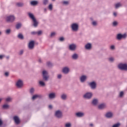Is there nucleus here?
Segmentation results:
<instances>
[{"label":"nucleus","mask_w":127,"mask_h":127,"mask_svg":"<svg viewBox=\"0 0 127 127\" xmlns=\"http://www.w3.org/2000/svg\"><path fill=\"white\" fill-rule=\"evenodd\" d=\"M54 35H55V32H52V33L51 34V37L54 36Z\"/></svg>","instance_id":"49"},{"label":"nucleus","mask_w":127,"mask_h":127,"mask_svg":"<svg viewBox=\"0 0 127 127\" xmlns=\"http://www.w3.org/2000/svg\"><path fill=\"white\" fill-rule=\"evenodd\" d=\"M48 0H43V3L44 4V5H46V4H48Z\"/></svg>","instance_id":"30"},{"label":"nucleus","mask_w":127,"mask_h":127,"mask_svg":"<svg viewBox=\"0 0 127 127\" xmlns=\"http://www.w3.org/2000/svg\"><path fill=\"white\" fill-rule=\"evenodd\" d=\"M72 31H78L79 29V25L76 23H73L71 26Z\"/></svg>","instance_id":"6"},{"label":"nucleus","mask_w":127,"mask_h":127,"mask_svg":"<svg viewBox=\"0 0 127 127\" xmlns=\"http://www.w3.org/2000/svg\"><path fill=\"white\" fill-rule=\"evenodd\" d=\"M89 85L91 87V89H92L93 90H94V89H96L97 84H96V82H95V81L90 82L89 83Z\"/></svg>","instance_id":"10"},{"label":"nucleus","mask_w":127,"mask_h":127,"mask_svg":"<svg viewBox=\"0 0 127 127\" xmlns=\"http://www.w3.org/2000/svg\"><path fill=\"white\" fill-rule=\"evenodd\" d=\"M72 59L76 60L78 59V55L77 54H74L72 56Z\"/></svg>","instance_id":"22"},{"label":"nucleus","mask_w":127,"mask_h":127,"mask_svg":"<svg viewBox=\"0 0 127 127\" xmlns=\"http://www.w3.org/2000/svg\"><path fill=\"white\" fill-rule=\"evenodd\" d=\"M38 3V2L37 1H31V4L32 5H36Z\"/></svg>","instance_id":"26"},{"label":"nucleus","mask_w":127,"mask_h":127,"mask_svg":"<svg viewBox=\"0 0 127 127\" xmlns=\"http://www.w3.org/2000/svg\"><path fill=\"white\" fill-rule=\"evenodd\" d=\"M8 108H9V106H8V105L7 104H5L2 106V109H8Z\"/></svg>","instance_id":"31"},{"label":"nucleus","mask_w":127,"mask_h":127,"mask_svg":"<svg viewBox=\"0 0 127 127\" xmlns=\"http://www.w3.org/2000/svg\"><path fill=\"white\" fill-rule=\"evenodd\" d=\"M47 64L48 67H51V66H52V64L50 63V62H47Z\"/></svg>","instance_id":"35"},{"label":"nucleus","mask_w":127,"mask_h":127,"mask_svg":"<svg viewBox=\"0 0 127 127\" xmlns=\"http://www.w3.org/2000/svg\"><path fill=\"white\" fill-rule=\"evenodd\" d=\"M21 27V23H18L16 25V29H19Z\"/></svg>","instance_id":"28"},{"label":"nucleus","mask_w":127,"mask_h":127,"mask_svg":"<svg viewBox=\"0 0 127 127\" xmlns=\"http://www.w3.org/2000/svg\"><path fill=\"white\" fill-rule=\"evenodd\" d=\"M92 25H93L94 26H96V25H97V22L96 21L92 22Z\"/></svg>","instance_id":"46"},{"label":"nucleus","mask_w":127,"mask_h":127,"mask_svg":"<svg viewBox=\"0 0 127 127\" xmlns=\"http://www.w3.org/2000/svg\"><path fill=\"white\" fill-rule=\"evenodd\" d=\"M37 98H42V95H34L33 96L32 99V100H35V99H37Z\"/></svg>","instance_id":"19"},{"label":"nucleus","mask_w":127,"mask_h":127,"mask_svg":"<svg viewBox=\"0 0 127 127\" xmlns=\"http://www.w3.org/2000/svg\"><path fill=\"white\" fill-rule=\"evenodd\" d=\"M28 15L29 17H30V18L32 19L33 22V26H34V27H37V26L38 25V22L37 21V20H36V19L34 17L33 14L31 13H28Z\"/></svg>","instance_id":"1"},{"label":"nucleus","mask_w":127,"mask_h":127,"mask_svg":"<svg viewBox=\"0 0 127 127\" xmlns=\"http://www.w3.org/2000/svg\"><path fill=\"white\" fill-rule=\"evenodd\" d=\"M56 97L55 95V93H51L49 94V99H54Z\"/></svg>","instance_id":"17"},{"label":"nucleus","mask_w":127,"mask_h":127,"mask_svg":"<svg viewBox=\"0 0 127 127\" xmlns=\"http://www.w3.org/2000/svg\"><path fill=\"white\" fill-rule=\"evenodd\" d=\"M57 112H60V110H58V111H57Z\"/></svg>","instance_id":"62"},{"label":"nucleus","mask_w":127,"mask_h":127,"mask_svg":"<svg viewBox=\"0 0 127 127\" xmlns=\"http://www.w3.org/2000/svg\"><path fill=\"white\" fill-rule=\"evenodd\" d=\"M6 102H10L11 101V98L8 97L5 99Z\"/></svg>","instance_id":"36"},{"label":"nucleus","mask_w":127,"mask_h":127,"mask_svg":"<svg viewBox=\"0 0 127 127\" xmlns=\"http://www.w3.org/2000/svg\"><path fill=\"white\" fill-rule=\"evenodd\" d=\"M97 104H98V100L94 99L92 101V104H93L94 106H96Z\"/></svg>","instance_id":"25"},{"label":"nucleus","mask_w":127,"mask_h":127,"mask_svg":"<svg viewBox=\"0 0 127 127\" xmlns=\"http://www.w3.org/2000/svg\"><path fill=\"white\" fill-rule=\"evenodd\" d=\"M63 3L64 4H68V3H69V2H68V1H64L63 2Z\"/></svg>","instance_id":"45"},{"label":"nucleus","mask_w":127,"mask_h":127,"mask_svg":"<svg viewBox=\"0 0 127 127\" xmlns=\"http://www.w3.org/2000/svg\"><path fill=\"white\" fill-rule=\"evenodd\" d=\"M123 96H124V92L122 91L120 93V97H123Z\"/></svg>","instance_id":"44"},{"label":"nucleus","mask_w":127,"mask_h":127,"mask_svg":"<svg viewBox=\"0 0 127 127\" xmlns=\"http://www.w3.org/2000/svg\"><path fill=\"white\" fill-rule=\"evenodd\" d=\"M30 93L32 95H33V93H34V88H31L30 90Z\"/></svg>","instance_id":"34"},{"label":"nucleus","mask_w":127,"mask_h":127,"mask_svg":"<svg viewBox=\"0 0 127 127\" xmlns=\"http://www.w3.org/2000/svg\"><path fill=\"white\" fill-rule=\"evenodd\" d=\"M92 95L93 94H92V93L87 92L84 95L83 97L84 98H85V99H91V98H92Z\"/></svg>","instance_id":"8"},{"label":"nucleus","mask_w":127,"mask_h":127,"mask_svg":"<svg viewBox=\"0 0 127 127\" xmlns=\"http://www.w3.org/2000/svg\"><path fill=\"white\" fill-rule=\"evenodd\" d=\"M76 45L72 44L69 46V49L71 50V51H74V50H76Z\"/></svg>","instance_id":"11"},{"label":"nucleus","mask_w":127,"mask_h":127,"mask_svg":"<svg viewBox=\"0 0 127 127\" xmlns=\"http://www.w3.org/2000/svg\"><path fill=\"white\" fill-rule=\"evenodd\" d=\"M46 10H47V9H46V8H44V11H46Z\"/></svg>","instance_id":"60"},{"label":"nucleus","mask_w":127,"mask_h":127,"mask_svg":"<svg viewBox=\"0 0 127 127\" xmlns=\"http://www.w3.org/2000/svg\"><path fill=\"white\" fill-rule=\"evenodd\" d=\"M109 60L110 61V62H114V58L111 57L109 59Z\"/></svg>","instance_id":"41"},{"label":"nucleus","mask_w":127,"mask_h":127,"mask_svg":"<svg viewBox=\"0 0 127 127\" xmlns=\"http://www.w3.org/2000/svg\"><path fill=\"white\" fill-rule=\"evenodd\" d=\"M113 14L114 16H117V12H114Z\"/></svg>","instance_id":"56"},{"label":"nucleus","mask_w":127,"mask_h":127,"mask_svg":"<svg viewBox=\"0 0 127 127\" xmlns=\"http://www.w3.org/2000/svg\"><path fill=\"white\" fill-rule=\"evenodd\" d=\"M55 116L56 118L60 119L62 118V112H56Z\"/></svg>","instance_id":"12"},{"label":"nucleus","mask_w":127,"mask_h":127,"mask_svg":"<svg viewBox=\"0 0 127 127\" xmlns=\"http://www.w3.org/2000/svg\"><path fill=\"white\" fill-rule=\"evenodd\" d=\"M2 124H3V123L2 122V120H1V119H0V127H1V126H2Z\"/></svg>","instance_id":"47"},{"label":"nucleus","mask_w":127,"mask_h":127,"mask_svg":"<svg viewBox=\"0 0 127 127\" xmlns=\"http://www.w3.org/2000/svg\"><path fill=\"white\" fill-rule=\"evenodd\" d=\"M49 109H52V105H49Z\"/></svg>","instance_id":"54"},{"label":"nucleus","mask_w":127,"mask_h":127,"mask_svg":"<svg viewBox=\"0 0 127 127\" xmlns=\"http://www.w3.org/2000/svg\"><path fill=\"white\" fill-rule=\"evenodd\" d=\"M120 126H121V124L120 123H116L115 124H114L112 127H120Z\"/></svg>","instance_id":"29"},{"label":"nucleus","mask_w":127,"mask_h":127,"mask_svg":"<svg viewBox=\"0 0 127 127\" xmlns=\"http://www.w3.org/2000/svg\"><path fill=\"white\" fill-rule=\"evenodd\" d=\"M49 9H50V10H52L53 6H52V4H50L49 5Z\"/></svg>","instance_id":"43"},{"label":"nucleus","mask_w":127,"mask_h":127,"mask_svg":"<svg viewBox=\"0 0 127 127\" xmlns=\"http://www.w3.org/2000/svg\"><path fill=\"white\" fill-rule=\"evenodd\" d=\"M116 38L118 40H121L123 39H125L127 38V34H124L123 35L122 34H117Z\"/></svg>","instance_id":"2"},{"label":"nucleus","mask_w":127,"mask_h":127,"mask_svg":"<svg viewBox=\"0 0 127 127\" xmlns=\"http://www.w3.org/2000/svg\"><path fill=\"white\" fill-rule=\"evenodd\" d=\"M85 49H87V50H90L91 48H92V45L90 43L87 44L85 46Z\"/></svg>","instance_id":"18"},{"label":"nucleus","mask_w":127,"mask_h":127,"mask_svg":"<svg viewBox=\"0 0 127 127\" xmlns=\"http://www.w3.org/2000/svg\"><path fill=\"white\" fill-rule=\"evenodd\" d=\"M90 127H93V124H90Z\"/></svg>","instance_id":"58"},{"label":"nucleus","mask_w":127,"mask_h":127,"mask_svg":"<svg viewBox=\"0 0 127 127\" xmlns=\"http://www.w3.org/2000/svg\"><path fill=\"white\" fill-rule=\"evenodd\" d=\"M28 47L29 49H33L34 48V41H31L29 42Z\"/></svg>","instance_id":"13"},{"label":"nucleus","mask_w":127,"mask_h":127,"mask_svg":"<svg viewBox=\"0 0 127 127\" xmlns=\"http://www.w3.org/2000/svg\"><path fill=\"white\" fill-rule=\"evenodd\" d=\"M39 84L40 85V86H42V87H44V86H45V83H44V82H43V81H40Z\"/></svg>","instance_id":"27"},{"label":"nucleus","mask_w":127,"mask_h":127,"mask_svg":"<svg viewBox=\"0 0 127 127\" xmlns=\"http://www.w3.org/2000/svg\"><path fill=\"white\" fill-rule=\"evenodd\" d=\"M61 99H62V100H65L67 99V95L66 94H62L61 95Z\"/></svg>","instance_id":"23"},{"label":"nucleus","mask_w":127,"mask_h":127,"mask_svg":"<svg viewBox=\"0 0 127 127\" xmlns=\"http://www.w3.org/2000/svg\"><path fill=\"white\" fill-rule=\"evenodd\" d=\"M3 58V55H0V59H2Z\"/></svg>","instance_id":"55"},{"label":"nucleus","mask_w":127,"mask_h":127,"mask_svg":"<svg viewBox=\"0 0 127 127\" xmlns=\"http://www.w3.org/2000/svg\"><path fill=\"white\" fill-rule=\"evenodd\" d=\"M113 25L114 26H117V25H118V22L117 21H114L113 23Z\"/></svg>","instance_id":"39"},{"label":"nucleus","mask_w":127,"mask_h":127,"mask_svg":"<svg viewBox=\"0 0 127 127\" xmlns=\"http://www.w3.org/2000/svg\"><path fill=\"white\" fill-rule=\"evenodd\" d=\"M19 54H20V55L23 54V51H20Z\"/></svg>","instance_id":"53"},{"label":"nucleus","mask_w":127,"mask_h":127,"mask_svg":"<svg viewBox=\"0 0 127 127\" xmlns=\"http://www.w3.org/2000/svg\"><path fill=\"white\" fill-rule=\"evenodd\" d=\"M105 117L106 118H107L108 119H110V118H112V117H113V113H112V112H108L105 115Z\"/></svg>","instance_id":"15"},{"label":"nucleus","mask_w":127,"mask_h":127,"mask_svg":"<svg viewBox=\"0 0 127 127\" xmlns=\"http://www.w3.org/2000/svg\"><path fill=\"white\" fill-rule=\"evenodd\" d=\"M118 67L121 70H127V64H120L118 65Z\"/></svg>","instance_id":"4"},{"label":"nucleus","mask_w":127,"mask_h":127,"mask_svg":"<svg viewBox=\"0 0 127 127\" xmlns=\"http://www.w3.org/2000/svg\"><path fill=\"white\" fill-rule=\"evenodd\" d=\"M122 6V3H117L115 4V8H119V7H121Z\"/></svg>","instance_id":"24"},{"label":"nucleus","mask_w":127,"mask_h":127,"mask_svg":"<svg viewBox=\"0 0 127 127\" xmlns=\"http://www.w3.org/2000/svg\"><path fill=\"white\" fill-rule=\"evenodd\" d=\"M1 101H2V99L0 98V103L1 102Z\"/></svg>","instance_id":"59"},{"label":"nucleus","mask_w":127,"mask_h":127,"mask_svg":"<svg viewBox=\"0 0 127 127\" xmlns=\"http://www.w3.org/2000/svg\"><path fill=\"white\" fill-rule=\"evenodd\" d=\"M75 116H76L77 118H82V117H84V113L81 112H77L75 114Z\"/></svg>","instance_id":"14"},{"label":"nucleus","mask_w":127,"mask_h":127,"mask_svg":"<svg viewBox=\"0 0 127 127\" xmlns=\"http://www.w3.org/2000/svg\"><path fill=\"white\" fill-rule=\"evenodd\" d=\"M0 34H1V32H0Z\"/></svg>","instance_id":"63"},{"label":"nucleus","mask_w":127,"mask_h":127,"mask_svg":"<svg viewBox=\"0 0 127 127\" xmlns=\"http://www.w3.org/2000/svg\"><path fill=\"white\" fill-rule=\"evenodd\" d=\"M60 41H64V38L63 37H61L59 39Z\"/></svg>","instance_id":"48"},{"label":"nucleus","mask_w":127,"mask_h":127,"mask_svg":"<svg viewBox=\"0 0 127 127\" xmlns=\"http://www.w3.org/2000/svg\"><path fill=\"white\" fill-rule=\"evenodd\" d=\"M13 120L16 124V125H19L20 124V120H19V118L17 116H14Z\"/></svg>","instance_id":"9"},{"label":"nucleus","mask_w":127,"mask_h":127,"mask_svg":"<svg viewBox=\"0 0 127 127\" xmlns=\"http://www.w3.org/2000/svg\"><path fill=\"white\" fill-rule=\"evenodd\" d=\"M31 34L32 35H35L37 34V32H35V31L31 32Z\"/></svg>","instance_id":"42"},{"label":"nucleus","mask_w":127,"mask_h":127,"mask_svg":"<svg viewBox=\"0 0 127 127\" xmlns=\"http://www.w3.org/2000/svg\"><path fill=\"white\" fill-rule=\"evenodd\" d=\"M62 77V75L61 74H59L58 75V79H61Z\"/></svg>","instance_id":"51"},{"label":"nucleus","mask_w":127,"mask_h":127,"mask_svg":"<svg viewBox=\"0 0 127 127\" xmlns=\"http://www.w3.org/2000/svg\"><path fill=\"white\" fill-rule=\"evenodd\" d=\"M6 34H9L10 33V29H8L5 31Z\"/></svg>","instance_id":"37"},{"label":"nucleus","mask_w":127,"mask_h":127,"mask_svg":"<svg viewBox=\"0 0 127 127\" xmlns=\"http://www.w3.org/2000/svg\"><path fill=\"white\" fill-rule=\"evenodd\" d=\"M16 5H17V6H23V3H21V2H18L16 3Z\"/></svg>","instance_id":"33"},{"label":"nucleus","mask_w":127,"mask_h":127,"mask_svg":"<svg viewBox=\"0 0 127 127\" xmlns=\"http://www.w3.org/2000/svg\"><path fill=\"white\" fill-rule=\"evenodd\" d=\"M18 37L19 38V39H23V35L22 34H19Z\"/></svg>","instance_id":"32"},{"label":"nucleus","mask_w":127,"mask_h":127,"mask_svg":"<svg viewBox=\"0 0 127 127\" xmlns=\"http://www.w3.org/2000/svg\"><path fill=\"white\" fill-rule=\"evenodd\" d=\"M55 0H52L53 1H54Z\"/></svg>","instance_id":"64"},{"label":"nucleus","mask_w":127,"mask_h":127,"mask_svg":"<svg viewBox=\"0 0 127 127\" xmlns=\"http://www.w3.org/2000/svg\"><path fill=\"white\" fill-rule=\"evenodd\" d=\"M106 108V104L105 103H102L98 106V108L102 110V109H105Z\"/></svg>","instance_id":"21"},{"label":"nucleus","mask_w":127,"mask_h":127,"mask_svg":"<svg viewBox=\"0 0 127 127\" xmlns=\"http://www.w3.org/2000/svg\"><path fill=\"white\" fill-rule=\"evenodd\" d=\"M15 19V17H14V16L13 15H10L6 18V20L7 22H13Z\"/></svg>","instance_id":"3"},{"label":"nucleus","mask_w":127,"mask_h":127,"mask_svg":"<svg viewBox=\"0 0 127 127\" xmlns=\"http://www.w3.org/2000/svg\"><path fill=\"white\" fill-rule=\"evenodd\" d=\"M39 62L40 63H41V60L40 59H39Z\"/></svg>","instance_id":"57"},{"label":"nucleus","mask_w":127,"mask_h":127,"mask_svg":"<svg viewBox=\"0 0 127 127\" xmlns=\"http://www.w3.org/2000/svg\"><path fill=\"white\" fill-rule=\"evenodd\" d=\"M48 72L46 70L43 71V78L44 81H48L49 76L48 75Z\"/></svg>","instance_id":"5"},{"label":"nucleus","mask_w":127,"mask_h":127,"mask_svg":"<svg viewBox=\"0 0 127 127\" xmlns=\"http://www.w3.org/2000/svg\"><path fill=\"white\" fill-rule=\"evenodd\" d=\"M65 127H71V124L70 123H66L65 125Z\"/></svg>","instance_id":"38"},{"label":"nucleus","mask_w":127,"mask_h":127,"mask_svg":"<svg viewBox=\"0 0 127 127\" xmlns=\"http://www.w3.org/2000/svg\"><path fill=\"white\" fill-rule=\"evenodd\" d=\"M37 34L38 35H41V34H42V31H39L37 32Z\"/></svg>","instance_id":"40"},{"label":"nucleus","mask_w":127,"mask_h":127,"mask_svg":"<svg viewBox=\"0 0 127 127\" xmlns=\"http://www.w3.org/2000/svg\"><path fill=\"white\" fill-rule=\"evenodd\" d=\"M111 49H112V50H114V49H115V46L112 45L110 47Z\"/></svg>","instance_id":"50"},{"label":"nucleus","mask_w":127,"mask_h":127,"mask_svg":"<svg viewBox=\"0 0 127 127\" xmlns=\"http://www.w3.org/2000/svg\"><path fill=\"white\" fill-rule=\"evenodd\" d=\"M5 76H6V77H7V76H8V72H6L4 73Z\"/></svg>","instance_id":"52"},{"label":"nucleus","mask_w":127,"mask_h":127,"mask_svg":"<svg viewBox=\"0 0 127 127\" xmlns=\"http://www.w3.org/2000/svg\"><path fill=\"white\" fill-rule=\"evenodd\" d=\"M7 59H8L9 58V57H6Z\"/></svg>","instance_id":"61"},{"label":"nucleus","mask_w":127,"mask_h":127,"mask_svg":"<svg viewBox=\"0 0 127 127\" xmlns=\"http://www.w3.org/2000/svg\"><path fill=\"white\" fill-rule=\"evenodd\" d=\"M16 86L17 88H21L22 86H23V82L21 80H19L17 81L16 83Z\"/></svg>","instance_id":"7"},{"label":"nucleus","mask_w":127,"mask_h":127,"mask_svg":"<svg viewBox=\"0 0 127 127\" xmlns=\"http://www.w3.org/2000/svg\"><path fill=\"white\" fill-rule=\"evenodd\" d=\"M63 72L64 74H68L69 73V68L67 67H65L63 69Z\"/></svg>","instance_id":"16"},{"label":"nucleus","mask_w":127,"mask_h":127,"mask_svg":"<svg viewBox=\"0 0 127 127\" xmlns=\"http://www.w3.org/2000/svg\"><path fill=\"white\" fill-rule=\"evenodd\" d=\"M86 79H87V76L85 75H82L80 77V81L83 82L86 81Z\"/></svg>","instance_id":"20"}]
</instances>
